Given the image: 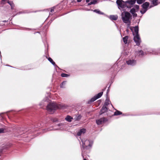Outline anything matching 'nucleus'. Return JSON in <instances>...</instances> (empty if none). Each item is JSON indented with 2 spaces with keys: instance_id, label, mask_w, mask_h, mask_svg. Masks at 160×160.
<instances>
[{
  "instance_id": "7",
  "label": "nucleus",
  "mask_w": 160,
  "mask_h": 160,
  "mask_svg": "<svg viewBox=\"0 0 160 160\" xmlns=\"http://www.w3.org/2000/svg\"><path fill=\"white\" fill-rule=\"evenodd\" d=\"M149 5V3L147 2H145L142 5V8H144V10L143 12H142V11H141V12L142 13H144L147 11Z\"/></svg>"
},
{
  "instance_id": "33",
  "label": "nucleus",
  "mask_w": 160,
  "mask_h": 160,
  "mask_svg": "<svg viewBox=\"0 0 160 160\" xmlns=\"http://www.w3.org/2000/svg\"><path fill=\"white\" fill-rule=\"evenodd\" d=\"M82 0H77V2H80Z\"/></svg>"
},
{
  "instance_id": "13",
  "label": "nucleus",
  "mask_w": 160,
  "mask_h": 160,
  "mask_svg": "<svg viewBox=\"0 0 160 160\" xmlns=\"http://www.w3.org/2000/svg\"><path fill=\"white\" fill-rule=\"evenodd\" d=\"M118 18V16L117 15H112L110 16V18L112 20H116Z\"/></svg>"
},
{
  "instance_id": "16",
  "label": "nucleus",
  "mask_w": 160,
  "mask_h": 160,
  "mask_svg": "<svg viewBox=\"0 0 160 160\" xmlns=\"http://www.w3.org/2000/svg\"><path fill=\"white\" fill-rule=\"evenodd\" d=\"M72 119V118L71 116H67L65 118V119L66 120L68 121L69 122H71Z\"/></svg>"
},
{
  "instance_id": "27",
  "label": "nucleus",
  "mask_w": 160,
  "mask_h": 160,
  "mask_svg": "<svg viewBox=\"0 0 160 160\" xmlns=\"http://www.w3.org/2000/svg\"><path fill=\"white\" fill-rule=\"evenodd\" d=\"M4 129L3 128H0V133H3Z\"/></svg>"
},
{
  "instance_id": "22",
  "label": "nucleus",
  "mask_w": 160,
  "mask_h": 160,
  "mask_svg": "<svg viewBox=\"0 0 160 160\" xmlns=\"http://www.w3.org/2000/svg\"><path fill=\"white\" fill-rule=\"evenodd\" d=\"M121 114H122L121 112H120L119 111H117L115 112L114 115H119Z\"/></svg>"
},
{
  "instance_id": "15",
  "label": "nucleus",
  "mask_w": 160,
  "mask_h": 160,
  "mask_svg": "<svg viewBox=\"0 0 160 160\" xmlns=\"http://www.w3.org/2000/svg\"><path fill=\"white\" fill-rule=\"evenodd\" d=\"M82 117V116L79 114H78L75 116L74 119L76 121H78L80 120Z\"/></svg>"
},
{
  "instance_id": "31",
  "label": "nucleus",
  "mask_w": 160,
  "mask_h": 160,
  "mask_svg": "<svg viewBox=\"0 0 160 160\" xmlns=\"http://www.w3.org/2000/svg\"><path fill=\"white\" fill-rule=\"evenodd\" d=\"M53 122H57L58 121V120L57 118H55L53 120Z\"/></svg>"
},
{
  "instance_id": "34",
  "label": "nucleus",
  "mask_w": 160,
  "mask_h": 160,
  "mask_svg": "<svg viewBox=\"0 0 160 160\" xmlns=\"http://www.w3.org/2000/svg\"><path fill=\"white\" fill-rule=\"evenodd\" d=\"M86 2H89V0H86Z\"/></svg>"
},
{
  "instance_id": "12",
  "label": "nucleus",
  "mask_w": 160,
  "mask_h": 160,
  "mask_svg": "<svg viewBox=\"0 0 160 160\" xmlns=\"http://www.w3.org/2000/svg\"><path fill=\"white\" fill-rule=\"evenodd\" d=\"M107 108L106 107L103 106L102 108L100 111V114H102L103 113H104V112H106L107 111Z\"/></svg>"
},
{
  "instance_id": "17",
  "label": "nucleus",
  "mask_w": 160,
  "mask_h": 160,
  "mask_svg": "<svg viewBox=\"0 0 160 160\" xmlns=\"http://www.w3.org/2000/svg\"><path fill=\"white\" fill-rule=\"evenodd\" d=\"M128 36H126L123 38V40L125 44H126L127 43L128 40Z\"/></svg>"
},
{
  "instance_id": "3",
  "label": "nucleus",
  "mask_w": 160,
  "mask_h": 160,
  "mask_svg": "<svg viewBox=\"0 0 160 160\" xmlns=\"http://www.w3.org/2000/svg\"><path fill=\"white\" fill-rule=\"evenodd\" d=\"M122 18L124 22L128 23L130 22L131 15L130 13L127 12H123L121 14Z\"/></svg>"
},
{
  "instance_id": "10",
  "label": "nucleus",
  "mask_w": 160,
  "mask_h": 160,
  "mask_svg": "<svg viewBox=\"0 0 160 160\" xmlns=\"http://www.w3.org/2000/svg\"><path fill=\"white\" fill-rule=\"evenodd\" d=\"M127 63L128 65H134L136 63V61L134 60H129L127 61Z\"/></svg>"
},
{
  "instance_id": "35",
  "label": "nucleus",
  "mask_w": 160,
  "mask_h": 160,
  "mask_svg": "<svg viewBox=\"0 0 160 160\" xmlns=\"http://www.w3.org/2000/svg\"><path fill=\"white\" fill-rule=\"evenodd\" d=\"M83 160H86V159L84 158V159H83Z\"/></svg>"
},
{
  "instance_id": "14",
  "label": "nucleus",
  "mask_w": 160,
  "mask_h": 160,
  "mask_svg": "<svg viewBox=\"0 0 160 160\" xmlns=\"http://www.w3.org/2000/svg\"><path fill=\"white\" fill-rule=\"evenodd\" d=\"M130 12L134 16L136 17L137 16V14L135 13L136 10L134 8H132L131 9Z\"/></svg>"
},
{
  "instance_id": "21",
  "label": "nucleus",
  "mask_w": 160,
  "mask_h": 160,
  "mask_svg": "<svg viewBox=\"0 0 160 160\" xmlns=\"http://www.w3.org/2000/svg\"><path fill=\"white\" fill-rule=\"evenodd\" d=\"M94 12H96L97 13H98V14H103V12H101L99 10H97V9H96V10H94Z\"/></svg>"
},
{
  "instance_id": "1",
  "label": "nucleus",
  "mask_w": 160,
  "mask_h": 160,
  "mask_svg": "<svg viewBox=\"0 0 160 160\" xmlns=\"http://www.w3.org/2000/svg\"><path fill=\"white\" fill-rule=\"evenodd\" d=\"M63 106L61 105H57L54 103H51L48 104L47 107L48 111L50 113H53L55 110L58 108H63Z\"/></svg>"
},
{
  "instance_id": "29",
  "label": "nucleus",
  "mask_w": 160,
  "mask_h": 160,
  "mask_svg": "<svg viewBox=\"0 0 160 160\" xmlns=\"http://www.w3.org/2000/svg\"><path fill=\"white\" fill-rule=\"evenodd\" d=\"M131 1V2H132V4H134L135 3L136 0H130Z\"/></svg>"
},
{
  "instance_id": "9",
  "label": "nucleus",
  "mask_w": 160,
  "mask_h": 160,
  "mask_svg": "<svg viewBox=\"0 0 160 160\" xmlns=\"http://www.w3.org/2000/svg\"><path fill=\"white\" fill-rule=\"evenodd\" d=\"M86 129L84 128H82L80 129L77 133V135L78 136H80L82 135L83 134L86 132Z\"/></svg>"
},
{
  "instance_id": "6",
  "label": "nucleus",
  "mask_w": 160,
  "mask_h": 160,
  "mask_svg": "<svg viewBox=\"0 0 160 160\" xmlns=\"http://www.w3.org/2000/svg\"><path fill=\"white\" fill-rule=\"evenodd\" d=\"M103 94V92H101L99 93H98L96 95L94 96L91 99L90 102H93L95 101L97 99L101 97L102 95Z\"/></svg>"
},
{
  "instance_id": "8",
  "label": "nucleus",
  "mask_w": 160,
  "mask_h": 160,
  "mask_svg": "<svg viewBox=\"0 0 160 160\" xmlns=\"http://www.w3.org/2000/svg\"><path fill=\"white\" fill-rule=\"evenodd\" d=\"M106 119L104 118H102L96 120L97 123L98 125L102 124L106 121Z\"/></svg>"
},
{
  "instance_id": "30",
  "label": "nucleus",
  "mask_w": 160,
  "mask_h": 160,
  "mask_svg": "<svg viewBox=\"0 0 160 160\" xmlns=\"http://www.w3.org/2000/svg\"><path fill=\"white\" fill-rule=\"evenodd\" d=\"M65 83H66V82H63L62 83V84L61 85V88H63V85L64 84H65Z\"/></svg>"
},
{
  "instance_id": "28",
  "label": "nucleus",
  "mask_w": 160,
  "mask_h": 160,
  "mask_svg": "<svg viewBox=\"0 0 160 160\" xmlns=\"http://www.w3.org/2000/svg\"><path fill=\"white\" fill-rule=\"evenodd\" d=\"M135 8H136V9L137 10H138L139 8V6L138 5H135L134 6Z\"/></svg>"
},
{
  "instance_id": "24",
  "label": "nucleus",
  "mask_w": 160,
  "mask_h": 160,
  "mask_svg": "<svg viewBox=\"0 0 160 160\" xmlns=\"http://www.w3.org/2000/svg\"><path fill=\"white\" fill-rule=\"evenodd\" d=\"M97 1L96 0L93 1L91 2L90 3H88V5H91L92 4H95L96 3Z\"/></svg>"
},
{
  "instance_id": "11",
  "label": "nucleus",
  "mask_w": 160,
  "mask_h": 160,
  "mask_svg": "<svg viewBox=\"0 0 160 160\" xmlns=\"http://www.w3.org/2000/svg\"><path fill=\"white\" fill-rule=\"evenodd\" d=\"M126 2L127 5V8H131L134 4H132V2H131L130 0L126 1Z\"/></svg>"
},
{
  "instance_id": "19",
  "label": "nucleus",
  "mask_w": 160,
  "mask_h": 160,
  "mask_svg": "<svg viewBox=\"0 0 160 160\" xmlns=\"http://www.w3.org/2000/svg\"><path fill=\"white\" fill-rule=\"evenodd\" d=\"M48 59L53 65H55V62L53 61L52 59L51 58H49Z\"/></svg>"
},
{
  "instance_id": "4",
  "label": "nucleus",
  "mask_w": 160,
  "mask_h": 160,
  "mask_svg": "<svg viewBox=\"0 0 160 160\" xmlns=\"http://www.w3.org/2000/svg\"><path fill=\"white\" fill-rule=\"evenodd\" d=\"M116 3L119 9H124L126 7H127L126 2H124L122 0H117Z\"/></svg>"
},
{
  "instance_id": "25",
  "label": "nucleus",
  "mask_w": 160,
  "mask_h": 160,
  "mask_svg": "<svg viewBox=\"0 0 160 160\" xmlns=\"http://www.w3.org/2000/svg\"><path fill=\"white\" fill-rule=\"evenodd\" d=\"M144 0H137V2L139 4H142Z\"/></svg>"
},
{
  "instance_id": "23",
  "label": "nucleus",
  "mask_w": 160,
  "mask_h": 160,
  "mask_svg": "<svg viewBox=\"0 0 160 160\" xmlns=\"http://www.w3.org/2000/svg\"><path fill=\"white\" fill-rule=\"evenodd\" d=\"M69 76V75L65 73H62L61 74V76L63 77H68Z\"/></svg>"
},
{
  "instance_id": "5",
  "label": "nucleus",
  "mask_w": 160,
  "mask_h": 160,
  "mask_svg": "<svg viewBox=\"0 0 160 160\" xmlns=\"http://www.w3.org/2000/svg\"><path fill=\"white\" fill-rule=\"evenodd\" d=\"M81 141L82 144V147H81V150L82 151V156L83 158L84 157L83 156V153L84 152V150L85 148H87L88 146H89L90 144L89 141L87 140H84L82 139Z\"/></svg>"
},
{
  "instance_id": "26",
  "label": "nucleus",
  "mask_w": 160,
  "mask_h": 160,
  "mask_svg": "<svg viewBox=\"0 0 160 160\" xmlns=\"http://www.w3.org/2000/svg\"><path fill=\"white\" fill-rule=\"evenodd\" d=\"M139 55H143L144 54V52L142 51H140L138 52Z\"/></svg>"
},
{
  "instance_id": "20",
  "label": "nucleus",
  "mask_w": 160,
  "mask_h": 160,
  "mask_svg": "<svg viewBox=\"0 0 160 160\" xmlns=\"http://www.w3.org/2000/svg\"><path fill=\"white\" fill-rule=\"evenodd\" d=\"M158 1L157 0H153L152 1V4L154 6H156L158 5Z\"/></svg>"
},
{
  "instance_id": "32",
  "label": "nucleus",
  "mask_w": 160,
  "mask_h": 160,
  "mask_svg": "<svg viewBox=\"0 0 160 160\" xmlns=\"http://www.w3.org/2000/svg\"><path fill=\"white\" fill-rule=\"evenodd\" d=\"M53 11H54V9L53 8L51 9V12H52Z\"/></svg>"
},
{
  "instance_id": "18",
  "label": "nucleus",
  "mask_w": 160,
  "mask_h": 160,
  "mask_svg": "<svg viewBox=\"0 0 160 160\" xmlns=\"http://www.w3.org/2000/svg\"><path fill=\"white\" fill-rule=\"evenodd\" d=\"M7 2L9 3L11 7V8L12 9L14 7V4L12 2H9L8 0H7Z\"/></svg>"
},
{
  "instance_id": "2",
  "label": "nucleus",
  "mask_w": 160,
  "mask_h": 160,
  "mask_svg": "<svg viewBox=\"0 0 160 160\" xmlns=\"http://www.w3.org/2000/svg\"><path fill=\"white\" fill-rule=\"evenodd\" d=\"M131 29L132 31L134 30V31L133 32V35L134 36V40L137 44L139 45L141 42V39L138 34V27L137 26L133 27Z\"/></svg>"
}]
</instances>
